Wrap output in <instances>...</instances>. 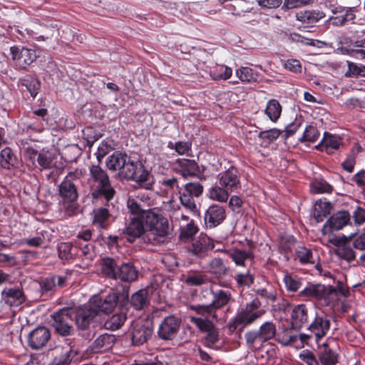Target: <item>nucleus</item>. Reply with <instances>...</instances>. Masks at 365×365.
Here are the masks:
<instances>
[{
	"mask_svg": "<svg viewBox=\"0 0 365 365\" xmlns=\"http://www.w3.org/2000/svg\"><path fill=\"white\" fill-rule=\"evenodd\" d=\"M153 205V200L145 193L130 196L127 200V207L129 212L143 219L148 227L144 240L153 245H158L168 241L169 225L167 220L151 208Z\"/></svg>",
	"mask_w": 365,
	"mask_h": 365,
	"instance_id": "nucleus-1",
	"label": "nucleus"
},
{
	"mask_svg": "<svg viewBox=\"0 0 365 365\" xmlns=\"http://www.w3.org/2000/svg\"><path fill=\"white\" fill-rule=\"evenodd\" d=\"M106 165L109 170L118 171L119 176L123 178L133 180L147 190L152 187L150 174L143 164L132 160L124 153L114 152L106 158Z\"/></svg>",
	"mask_w": 365,
	"mask_h": 365,
	"instance_id": "nucleus-2",
	"label": "nucleus"
},
{
	"mask_svg": "<svg viewBox=\"0 0 365 365\" xmlns=\"http://www.w3.org/2000/svg\"><path fill=\"white\" fill-rule=\"evenodd\" d=\"M101 270L107 277L128 284L137 281L139 276L138 269L133 263L110 257L102 259Z\"/></svg>",
	"mask_w": 365,
	"mask_h": 365,
	"instance_id": "nucleus-3",
	"label": "nucleus"
},
{
	"mask_svg": "<svg viewBox=\"0 0 365 365\" xmlns=\"http://www.w3.org/2000/svg\"><path fill=\"white\" fill-rule=\"evenodd\" d=\"M88 183L91 193L95 198L103 197L109 202L115 194L106 170L100 165H91L89 167Z\"/></svg>",
	"mask_w": 365,
	"mask_h": 365,
	"instance_id": "nucleus-4",
	"label": "nucleus"
},
{
	"mask_svg": "<svg viewBox=\"0 0 365 365\" xmlns=\"http://www.w3.org/2000/svg\"><path fill=\"white\" fill-rule=\"evenodd\" d=\"M81 177V172H70L58 185V193L62 200L61 206L68 215H73L77 209L76 200L78 194L76 181Z\"/></svg>",
	"mask_w": 365,
	"mask_h": 365,
	"instance_id": "nucleus-5",
	"label": "nucleus"
},
{
	"mask_svg": "<svg viewBox=\"0 0 365 365\" xmlns=\"http://www.w3.org/2000/svg\"><path fill=\"white\" fill-rule=\"evenodd\" d=\"M261 302L258 299H254L251 302L246 304L245 307L237 312L235 316L228 323V329L233 332L240 327V331L260 319L265 313V310L260 308Z\"/></svg>",
	"mask_w": 365,
	"mask_h": 365,
	"instance_id": "nucleus-6",
	"label": "nucleus"
},
{
	"mask_svg": "<svg viewBox=\"0 0 365 365\" xmlns=\"http://www.w3.org/2000/svg\"><path fill=\"white\" fill-rule=\"evenodd\" d=\"M212 300L210 304L190 305V309L198 315L212 317L215 322L219 320L217 311L226 306L232 299L231 292L222 289L212 291Z\"/></svg>",
	"mask_w": 365,
	"mask_h": 365,
	"instance_id": "nucleus-7",
	"label": "nucleus"
},
{
	"mask_svg": "<svg viewBox=\"0 0 365 365\" xmlns=\"http://www.w3.org/2000/svg\"><path fill=\"white\" fill-rule=\"evenodd\" d=\"M189 319L201 332L207 334L205 337V344L207 346L212 347L219 341V329L215 325V320L212 317L199 315L190 316Z\"/></svg>",
	"mask_w": 365,
	"mask_h": 365,
	"instance_id": "nucleus-8",
	"label": "nucleus"
},
{
	"mask_svg": "<svg viewBox=\"0 0 365 365\" xmlns=\"http://www.w3.org/2000/svg\"><path fill=\"white\" fill-rule=\"evenodd\" d=\"M73 308L65 307L52 315L53 327L56 331L61 336H68L73 331L72 322L73 321Z\"/></svg>",
	"mask_w": 365,
	"mask_h": 365,
	"instance_id": "nucleus-9",
	"label": "nucleus"
},
{
	"mask_svg": "<svg viewBox=\"0 0 365 365\" xmlns=\"http://www.w3.org/2000/svg\"><path fill=\"white\" fill-rule=\"evenodd\" d=\"M330 327L331 321L329 316L321 310L314 309V318L308 327V330L314 335L317 344L328 334Z\"/></svg>",
	"mask_w": 365,
	"mask_h": 365,
	"instance_id": "nucleus-10",
	"label": "nucleus"
},
{
	"mask_svg": "<svg viewBox=\"0 0 365 365\" xmlns=\"http://www.w3.org/2000/svg\"><path fill=\"white\" fill-rule=\"evenodd\" d=\"M203 192V186L200 182H190L184 185L182 190H179L181 204L187 210L195 211L196 204L194 197H200Z\"/></svg>",
	"mask_w": 365,
	"mask_h": 365,
	"instance_id": "nucleus-11",
	"label": "nucleus"
},
{
	"mask_svg": "<svg viewBox=\"0 0 365 365\" xmlns=\"http://www.w3.org/2000/svg\"><path fill=\"white\" fill-rule=\"evenodd\" d=\"M181 319L174 315L165 317L158 326L157 334L163 341H172L178 335Z\"/></svg>",
	"mask_w": 365,
	"mask_h": 365,
	"instance_id": "nucleus-12",
	"label": "nucleus"
},
{
	"mask_svg": "<svg viewBox=\"0 0 365 365\" xmlns=\"http://www.w3.org/2000/svg\"><path fill=\"white\" fill-rule=\"evenodd\" d=\"M336 293V289L332 286H325L321 284H311L307 286L299 292V296L317 300L327 302L331 299L333 294Z\"/></svg>",
	"mask_w": 365,
	"mask_h": 365,
	"instance_id": "nucleus-13",
	"label": "nucleus"
},
{
	"mask_svg": "<svg viewBox=\"0 0 365 365\" xmlns=\"http://www.w3.org/2000/svg\"><path fill=\"white\" fill-rule=\"evenodd\" d=\"M118 301V294L114 291L110 292L106 296L95 295L90 301L93 309L98 312L110 313L115 309Z\"/></svg>",
	"mask_w": 365,
	"mask_h": 365,
	"instance_id": "nucleus-14",
	"label": "nucleus"
},
{
	"mask_svg": "<svg viewBox=\"0 0 365 365\" xmlns=\"http://www.w3.org/2000/svg\"><path fill=\"white\" fill-rule=\"evenodd\" d=\"M220 185L223 186L231 192L241 188L240 175L238 170L232 166L217 175Z\"/></svg>",
	"mask_w": 365,
	"mask_h": 365,
	"instance_id": "nucleus-15",
	"label": "nucleus"
},
{
	"mask_svg": "<svg viewBox=\"0 0 365 365\" xmlns=\"http://www.w3.org/2000/svg\"><path fill=\"white\" fill-rule=\"evenodd\" d=\"M10 51L12 60L21 68H26L31 64L37 57L36 51L34 49L26 47L20 48L18 46H11Z\"/></svg>",
	"mask_w": 365,
	"mask_h": 365,
	"instance_id": "nucleus-16",
	"label": "nucleus"
},
{
	"mask_svg": "<svg viewBox=\"0 0 365 365\" xmlns=\"http://www.w3.org/2000/svg\"><path fill=\"white\" fill-rule=\"evenodd\" d=\"M144 220L139 216L133 217L128 225L124 228L123 233L127 237V240L130 242H134L137 238L141 237L144 242L149 243L144 240V236L148 232L145 229L143 224Z\"/></svg>",
	"mask_w": 365,
	"mask_h": 365,
	"instance_id": "nucleus-17",
	"label": "nucleus"
},
{
	"mask_svg": "<svg viewBox=\"0 0 365 365\" xmlns=\"http://www.w3.org/2000/svg\"><path fill=\"white\" fill-rule=\"evenodd\" d=\"M153 333V328L148 322H136L133 325L130 336L134 346H140L147 342Z\"/></svg>",
	"mask_w": 365,
	"mask_h": 365,
	"instance_id": "nucleus-18",
	"label": "nucleus"
},
{
	"mask_svg": "<svg viewBox=\"0 0 365 365\" xmlns=\"http://www.w3.org/2000/svg\"><path fill=\"white\" fill-rule=\"evenodd\" d=\"M50 339V330L45 327H38L29 334L28 344L33 349H40L47 344Z\"/></svg>",
	"mask_w": 365,
	"mask_h": 365,
	"instance_id": "nucleus-19",
	"label": "nucleus"
},
{
	"mask_svg": "<svg viewBox=\"0 0 365 365\" xmlns=\"http://www.w3.org/2000/svg\"><path fill=\"white\" fill-rule=\"evenodd\" d=\"M73 319L76 324L80 329H86L88 327L91 321L97 315L96 310L90 305L83 306L78 308H73Z\"/></svg>",
	"mask_w": 365,
	"mask_h": 365,
	"instance_id": "nucleus-20",
	"label": "nucleus"
},
{
	"mask_svg": "<svg viewBox=\"0 0 365 365\" xmlns=\"http://www.w3.org/2000/svg\"><path fill=\"white\" fill-rule=\"evenodd\" d=\"M225 218V207L217 204L210 205L205 214V222L206 226L210 228L218 226L222 223Z\"/></svg>",
	"mask_w": 365,
	"mask_h": 365,
	"instance_id": "nucleus-21",
	"label": "nucleus"
},
{
	"mask_svg": "<svg viewBox=\"0 0 365 365\" xmlns=\"http://www.w3.org/2000/svg\"><path fill=\"white\" fill-rule=\"evenodd\" d=\"M350 215L347 211H339L334 214L324 225L322 232L325 235L328 231L332 232L342 229L348 224Z\"/></svg>",
	"mask_w": 365,
	"mask_h": 365,
	"instance_id": "nucleus-22",
	"label": "nucleus"
},
{
	"mask_svg": "<svg viewBox=\"0 0 365 365\" xmlns=\"http://www.w3.org/2000/svg\"><path fill=\"white\" fill-rule=\"evenodd\" d=\"M317 356L321 365H336L338 362L337 353L327 342L318 345Z\"/></svg>",
	"mask_w": 365,
	"mask_h": 365,
	"instance_id": "nucleus-23",
	"label": "nucleus"
},
{
	"mask_svg": "<svg viewBox=\"0 0 365 365\" xmlns=\"http://www.w3.org/2000/svg\"><path fill=\"white\" fill-rule=\"evenodd\" d=\"M341 145L342 140L339 136L325 132L322 141L316 148L328 154H331L339 150Z\"/></svg>",
	"mask_w": 365,
	"mask_h": 365,
	"instance_id": "nucleus-24",
	"label": "nucleus"
},
{
	"mask_svg": "<svg viewBox=\"0 0 365 365\" xmlns=\"http://www.w3.org/2000/svg\"><path fill=\"white\" fill-rule=\"evenodd\" d=\"M309 309L305 304L295 306L291 313V325L293 329H300L308 322Z\"/></svg>",
	"mask_w": 365,
	"mask_h": 365,
	"instance_id": "nucleus-25",
	"label": "nucleus"
},
{
	"mask_svg": "<svg viewBox=\"0 0 365 365\" xmlns=\"http://www.w3.org/2000/svg\"><path fill=\"white\" fill-rule=\"evenodd\" d=\"M2 302L9 307H18L24 302L23 292L19 289H4L1 292ZM3 306V304H0Z\"/></svg>",
	"mask_w": 365,
	"mask_h": 365,
	"instance_id": "nucleus-26",
	"label": "nucleus"
},
{
	"mask_svg": "<svg viewBox=\"0 0 365 365\" xmlns=\"http://www.w3.org/2000/svg\"><path fill=\"white\" fill-rule=\"evenodd\" d=\"M214 241L206 235L200 234L192 245L191 251L197 256H202L207 250L215 249Z\"/></svg>",
	"mask_w": 365,
	"mask_h": 365,
	"instance_id": "nucleus-27",
	"label": "nucleus"
},
{
	"mask_svg": "<svg viewBox=\"0 0 365 365\" xmlns=\"http://www.w3.org/2000/svg\"><path fill=\"white\" fill-rule=\"evenodd\" d=\"M176 164L178 165L177 172L183 178L195 176L199 172V167L193 160L179 159Z\"/></svg>",
	"mask_w": 365,
	"mask_h": 365,
	"instance_id": "nucleus-28",
	"label": "nucleus"
},
{
	"mask_svg": "<svg viewBox=\"0 0 365 365\" xmlns=\"http://www.w3.org/2000/svg\"><path fill=\"white\" fill-rule=\"evenodd\" d=\"M276 341L284 346H299L298 335L294 334L291 329H285L276 334Z\"/></svg>",
	"mask_w": 365,
	"mask_h": 365,
	"instance_id": "nucleus-29",
	"label": "nucleus"
},
{
	"mask_svg": "<svg viewBox=\"0 0 365 365\" xmlns=\"http://www.w3.org/2000/svg\"><path fill=\"white\" fill-rule=\"evenodd\" d=\"M130 302L136 310L144 309L149 304L148 291L146 289L137 291L131 296Z\"/></svg>",
	"mask_w": 365,
	"mask_h": 365,
	"instance_id": "nucleus-30",
	"label": "nucleus"
},
{
	"mask_svg": "<svg viewBox=\"0 0 365 365\" xmlns=\"http://www.w3.org/2000/svg\"><path fill=\"white\" fill-rule=\"evenodd\" d=\"M208 271L210 273L215 275L217 277L225 276L228 271V267L224 263L222 259L215 257L208 262Z\"/></svg>",
	"mask_w": 365,
	"mask_h": 365,
	"instance_id": "nucleus-31",
	"label": "nucleus"
},
{
	"mask_svg": "<svg viewBox=\"0 0 365 365\" xmlns=\"http://www.w3.org/2000/svg\"><path fill=\"white\" fill-rule=\"evenodd\" d=\"M93 224L99 228H107L110 224V214L106 207H100L93 210Z\"/></svg>",
	"mask_w": 365,
	"mask_h": 365,
	"instance_id": "nucleus-32",
	"label": "nucleus"
},
{
	"mask_svg": "<svg viewBox=\"0 0 365 365\" xmlns=\"http://www.w3.org/2000/svg\"><path fill=\"white\" fill-rule=\"evenodd\" d=\"M295 259L298 260L302 264H314L316 257L311 249L304 246H299L295 251Z\"/></svg>",
	"mask_w": 365,
	"mask_h": 365,
	"instance_id": "nucleus-33",
	"label": "nucleus"
},
{
	"mask_svg": "<svg viewBox=\"0 0 365 365\" xmlns=\"http://www.w3.org/2000/svg\"><path fill=\"white\" fill-rule=\"evenodd\" d=\"M355 11L354 7L347 8L344 12L339 13L336 16H330L329 21L333 26H341L346 21L353 20L355 18Z\"/></svg>",
	"mask_w": 365,
	"mask_h": 365,
	"instance_id": "nucleus-34",
	"label": "nucleus"
},
{
	"mask_svg": "<svg viewBox=\"0 0 365 365\" xmlns=\"http://www.w3.org/2000/svg\"><path fill=\"white\" fill-rule=\"evenodd\" d=\"M231 192L221 185H215L212 187L208 192V197L210 200L220 202H226L230 197Z\"/></svg>",
	"mask_w": 365,
	"mask_h": 365,
	"instance_id": "nucleus-35",
	"label": "nucleus"
},
{
	"mask_svg": "<svg viewBox=\"0 0 365 365\" xmlns=\"http://www.w3.org/2000/svg\"><path fill=\"white\" fill-rule=\"evenodd\" d=\"M332 207L329 202L326 201H319L316 203L314 211V217L317 222H320L324 220V219L330 214L331 210Z\"/></svg>",
	"mask_w": 365,
	"mask_h": 365,
	"instance_id": "nucleus-36",
	"label": "nucleus"
},
{
	"mask_svg": "<svg viewBox=\"0 0 365 365\" xmlns=\"http://www.w3.org/2000/svg\"><path fill=\"white\" fill-rule=\"evenodd\" d=\"M281 113L282 106L278 101L271 99L267 102L265 113L272 122H276L279 119Z\"/></svg>",
	"mask_w": 365,
	"mask_h": 365,
	"instance_id": "nucleus-37",
	"label": "nucleus"
},
{
	"mask_svg": "<svg viewBox=\"0 0 365 365\" xmlns=\"http://www.w3.org/2000/svg\"><path fill=\"white\" fill-rule=\"evenodd\" d=\"M115 340L112 334H101L94 341V348L98 351L109 349L114 344Z\"/></svg>",
	"mask_w": 365,
	"mask_h": 365,
	"instance_id": "nucleus-38",
	"label": "nucleus"
},
{
	"mask_svg": "<svg viewBox=\"0 0 365 365\" xmlns=\"http://www.w3.org/2000/svg\"><path fill=\"white\" fill-rule=\"evenodd\" d=\"M235 75L243 83H253L258 80V74L249 67H241L235 71Z\"/></svg>",
	"mask_w": 365,
	"mask_h": 365,
	"instance_id": "nucleus-39",
	"label": "nucleus"
},
{
	"mask_svg": "<svg viewBox=\"0 0 365 365\" xmlns=\"http://www.w3.org/2000/svg\"><path fill=\"white\" fill-rule=\"evenodd\" d=\"M16 163V156L10 148H5L0 152V165L2 168L10 169Z\"/></svg>",
	"mask_w": 365,
	"mask_h": 365,
	"instance_id": "nucleus-40",
	"label": "nucleus"
},
{
	"mask_svg": "<svg viewBox=\"0 0 365 365\" xmlns=\"http://www.w3.org/2000/svg\"><path fill=\"white\" fill-rule=\"evenodd\" d=\"M264 342H266L274 336L276 337V326L271 322L263 323L257 329Z\"/></svg>",
	"mask_w": 365,
	"mask_h": 365,
	"instance_id": "nucleus-41",
	"label": "nucleus"
},
{
	"mask_svg": "<svg viewBox=\"0 0 365 365\" xmlns=\"http://www.w3.org/2000/svg\"><path fill=\"white\" fill-rule=\"evenodd\" d=\"M21 84L26 87L31 97L35 98L37 96L40 89V82L36 78L31 76H25L21 79Z\"/></svg>",
	"mask_w": 365,
	"mask_h": 365,
	"instance_id": "nucleus-42",
	"label": "nucleus"
},
{
	"mask_svg": "<svg viewBox=\"0 0 365 365\" xmlns=\"http://www.w3.org/2000/svg\"><path fill=\"white\" fill-rule=\"evenodd\" d=\"M126 320V315L124 313H118L113 314L105 322V327L110 330H117L121 327Z\"/></svg>",
	"mask_w": 365,
	"mask_h": 365,
	"instance_id": "nucleus-43",
	"label": "nucleus"
},
{
	"mask_svg": "<svg viewBox=\"0 0 365 365\" xmlns=\"http://www.w3.org/2000/svg\"><path fill=\"white\" fill-rule=\"evenodd\" d=\"M245 338L249 347L259 349L264 343L258 330H251L245 333Z\"/></svg>",
	"mask_w": 365,
	"mask_h": 365,
	"instance_id": "nucleus-44",
	"label": "nucleus"
},
{
	"mask_svg": "<svg viewBox=\"0 0 365 365\" xmlns=\"http://www.w3.org/2000/svg\"><path fill=\"white\" fill-rule=\"evenodd\" d=\"M57 249L58 257L62 260L68 261L76 256V253L73 252V245L70 242H61L58 245Z\"/></svg>",
	"mask_w": 365,
	"mask_h": 365,
	"instance_id": "nucleus-45",
	"label": "nucleus"
},
{
	"mask_svg": "<svg viewBox=\"0 0 365 365\" xmlns=\"http://www.w3.org/2000/svg\"><path fill=\"white\" fill-rule=\"evenodd\" d=\"M232 68L223 65L217 66L210 71L211 77L215 81L227 80L232 76Z\"/></svg>",
	"mask_w": 365,
	"mask_h": 365,
	"instance_id": "nucleus-46",
	"label": "nucleus"
},
{
	"mask_svg": "<svg viewBox=\"0 0 365 365\" xmlns=\"http://www.w3.org/2000/svg\"><path fill=\"white\" fill-rule=\"evenodd\" d=\"M206 282V276L198 272L190 273L184 279V282L189 286H200Z\"/></svg>",
	"mask_w": 365,
	"mask_h": 365,
	"instance_id": "nucleus-47",
	"label": "nucleus"
},
{
	"mask_svg": "<svg viewBox=\"0 0 365 365\" xmlns=\"http://www.w3.org/2000/svg\"><path fill=\"white\" fill-rule=\"evenodd\" d=\"M336 254L339 257L349 262H352L356 258L355 252L353 249L345 245L338 246L336 249Z\"/></svg>",
	"mask_w": 365,
	"mask_h": 365,
	"instance_id": "nucleus-48",
	"label": "nucleus"
},
{
	"mask_svg": "<svg viewBox=\"0 0 365 365\" xmlns=\"http://www.w3.org/2000/svg\"><path fill=\"white\" fill-rule=\"evenodd\" d=\"M53 154L49 151L42 150L38 154L36 160L42 169H49L53 163Z\"/></svg>",
	"mask_w": 365,
	"mask_h": 365,
	"instance_id": "nucleus-49",
	"label": "nucleus"
},
{
	"mask_svg": "<svg viewBox=\"0 0 365 365\" xmlns=\"http://www.w3.org/2000/svg\"><path fill=\"white\" fill-rule=\"evenodd\" d=\"M311 190L313 192L317 194L331 193L333 190V187L325 180H321L312 183Z\"/></svg>",
	"mask_w": 365,
	"mask_h": 365,
	"instance_id": "nucleus-50",
	"label": "nucleus"
},
{
	"mask_svg": "<svg viewBox=\"0 0 365 365\" xmlns=\"http://www.w3.org/2000/svg\"><path fill=\"white\" fill-rule=\"evenodd\" d=\"M280 130L276 128L263 130L259 133L258 137L263 140L265 144H269L271 142L278 138L280 135Z\"/></svg>",
	"mask_w": 365,
	"mask_h": 365,
	"instance_id": "nucleus-51",
	"label": "nucleus"
},
{
	"mask_svg": "<svg viewBox=\"0 0 365 365\" xmlns=\"http://www.w3.org/2000/svg\"><path fill=\"white\" fill-rule=\"evenodd\" d=\"M319 137V133L318 130L315 127L309 125L306 128L302 136L299 138V140L301 142H315Z\"/></svg>",
	"mask_w": 365,
	"mask_h": 365,
	"instance_id": "nucleus-52",
	"label": "nucleus"
},
{
	"mask_svg": "<svg viewBox=\"0 0 365 365\" xmlns=\"http://www.w3.org/2000/svg\"><path fill=\"white\" fill-rule=\"evenodd\" d=\"M230 256L237 265L243 266L245 259L250 256V253L246 251L236 250L232 252Z\"/></svg>",
	"mask_w": 365,
	"mask_h": 365,
	"instance_id": "nucleus-53",
	"label": "nucleus"
},
{
	"mask_svg": "<svg viewBox=\"0 0 365 365\" xmlns=\"http://www.w3.org/2000/svg\"><path fill=\"white\" fill-rule=\"evenodd\" d=\"M235 279L238 285L241 287H250L254 282L253 276L248 272L237 274Z\"/></svg>",
	"mask_w": 365,
	"mask_h": 365,
	"instance_id": "nucleus-54",
	"label": "nucleus"
},
{
	"mask_svg": "<svg viewBox=\"0 0 365 365\" xmlns=\"http://www.w3.org/2000/svg\"><path fill=\"white\" fill-rule=\"evenodd\" d=\"M299 359L304 363V365H319V361L314 354L308 350L303 351L299 354Z\"/></svg>",
	"mask_w": 365,
	"mask_h": 365,
	"instance_id": "nucleus-55",
	"label": "nucleus"
},
{
	"mask_svg": "<svg viewBox=\"0 0 365 365\" xmlns=\"http://www.w3.org/2000/svg\"><path fill=\"white\" fill-rule=\"evenodd\" d=\"M181 236L190 237L195 235L197 231V227L195 225L193 220H191L185 226H181Z\"/></svg>",
	"mask_w": 365,
	"mask_h": 365,
	"instance_id": "nucleus-56",
	"label": "nucleus"
},
{
	"mask_svg": "<svg viewBox=\"0 0 365 365\" xmlns=\"http://www.w3.org/2000/svg\"><path fill=\"white\" fill-rule=\"evenodd\" d=\"M284 282L287 289L292 292H297L302 286L301 282L289 275L284 277Z\"/></svg>",
	"mask_w": 365,
	"mask_h": 365,
	"instance_id": "nucleus-57",
	"label": "nucleus"
},
{
	"mask_svg": "<svg viewBox=\"0 0 365 365\" xmlns=\"http://www.w3.org/2000/svg\"><path fill=\"white\" fill-rule=\"evenodd\" d=\"M81 255L85 259L92 260L95 257L93 246L91 243H86L84 245H78Z\"/></svg>",
	"mask_w": 365,
	"mask_h": 365,
	"instance_id": "nucleus-58",
	"label": "nucleus"
},
{
	"mask_svg": "<svg viewBox=\"0 0 365 365\" xmlns=\"http://www.w3.org/2000/svg\"><path fill=\"white\" fill-rule=\"evenodd\" d=\"M160 184L166 192L179 188L178 179L174 177L162 180Z\"/></svg>",
	"mask_w": 365,
	"mask_h": 365,
	"instance_id": "nucleus-59",
	"label": "nucleus"
},
{
	"mask_svg": "<svg viewBox=\"0 0 365 365\" xmlns=\"http://www.w3.org/2000/svg\"><path fill=\"white\" fill-rule=\"evenodd\" d=\"M38 151L32 148H27L24 150V157L29 160V166L35 167L36 166V158L38 156Z\"/></svg>",
	"mask_w": 365,
	"mask_h": 365,
	"instance_id": "nucleus-60",
	"label": "nucleus"
},
{
	"mask_svg": "<svg viewBox=\"0 0 365 365\" xmlns=\"http://www.w3.org/2000/svg\"><path fill=\"white\" fill-rule=\"evenodd\" d=\"M284 66L286 69L294 73H300L302 71V65L299 61L297 59H288L285 61Z\"/></svg>",
	"mask_w": 365,
	"mask_h": 365,
	"instance_id": "nucleus-61",
	"label": "nucleus"
},
{
	"mask_svg": "<svg viewBox=\"0 0 365 365\" xmlns=\"http://www.w3.org/2000/svg\"><path fill=\"white\" fill-rule=\"evenodd\" d=\"M347 76H365V67H359L353 63H349V69L346 73Z\"/></svg>",
	"mask_w": 365,
	"mask_h": 365,
	"instance_id": "nucleus-62",
	"label": "nucleus"
},
{
	"mask_svg": "<svg viewBox=\"0 0 365 365\" xmlns=\"http://www.w3.org/2000/svg\"><path fill=\"white\" fill-rule=\"evenodd\" d=\"M312 11H302L297 13V19L302 23L312 24Z\"/></svg>",
	"mask_w": 365,
	"mask_h": 365,
	"instance_id": "nucleus-63",
	"label": "nucleus"
},
{
	"mask_svg": "<svg viewBox=\"0 0 365 365\" xmlns=\"http://www.w3.org/2000/svg\"><path fill=\"white\" fill-rule=\"evenodd\" d=\"M353 217L356 225H361L365 222V209L356 207L353 212Z\"/></svg>",
	"mask_w": 365,
	"mask_h": 365,
	"instance_id": "nucleus-64",
	"label": "nucleus"
}]
</instances>
